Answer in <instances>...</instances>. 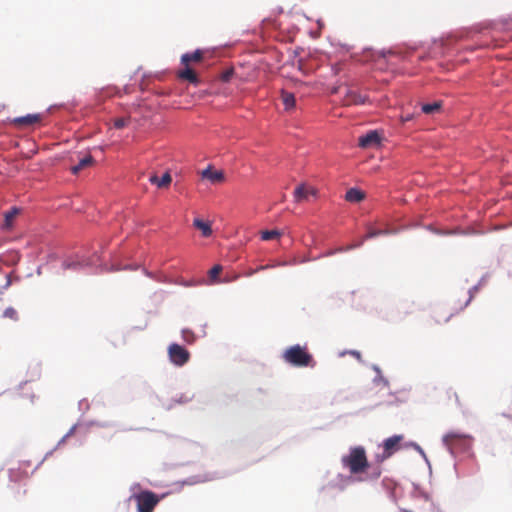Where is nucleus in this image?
Here are the masks:
<instances>
[{
	"instance_id": "1",
	"label": "nucleus",
	"mask_w": 512,
	"mask_h": 512,
	"mask_svg": "<svg viewBox=\"0 0 512 512\" xmlns=\"http://www.w3.org/2000/svg\"><path fill=\"white\" fill-rule=\"evenodd\" d=\"M341 463L352 475L367 473L366 479H378L382 469L380 465H370L363 446L351 447L347 455L342 456Z\"/></svg>"
},
{
	"instance_id": "2",
	"label": "nucleus",
	"mask_w": 512,
	"mask_h": 512,
	"mask_svg": "<svg viewBox=\"0 0 512 512\" xmlns=\"http://www.w3.org/2000/svg\"><path fill=\"white\" fill-rule=\"evenodd\" d=\"M282 357L286 363L295 367H314L316 364L306 347L298 344L287 348Z\"/></svg>"
},
{
	"instance_id": "3",
	"label": "nucleus",
	"mask_w": 512,
	"mask_h": 512,
	"mask_svg": "<svg viewBox=\"0 0 512 512\" xmlns=\"http://www.w3.org/2000/svg\"><path fill=\"white\" fill-rule=\"evenodd\" d=\"M137 505L138 512H153L159 502L158 496L152 491H142L132 496Z\"/></svg>"
},
{
	"instance_id": "4",
	"label": "nucleus",
	"mask_w": 512,
	"mask_h": 512,
	"mask_svg": "<svg viewBox=\"0 0 512 512\" xmlns=\"http://www.w3.org/2000/svg\"><path fill=\"white\" fill-rule=\"evenodd\" d=\"M403 440L402 435H394L387 438L383 442V452L376 456V462L381 466V463L391 457L400 447V442Z\"/></svg>"
},
{
	"instance_id": "5",
	"label": "nucleus",
	"mask_w": 512,
	"mask_h": 512,
	"mask_svg": "<svg viewBox=\"0 0 512 512\" xmlns=\"http://www.w3.org/2000/svg\"><path fill=\"white\" fill-rule=\"evenodd\" d=\"M170 361L176 366L185 365L190 359V353L179 344L173 343L168 347Z\"/></svg>"
},
{
	"instance_id": "6",
	"label": "nucleus",
	"mask_w": 512,
	"mask_h": 512,
	"mask_svg": "<svg viewBox=\"0 0 512 512\" xmlns=\"http://www.w3.org/2000/svg\"><path fill=\"white\" fill-rule=\"evenodd\" d=\"M317 193L318 191L314 187L301 184L294 190V199L296 202L307 201L309 197H316Z\"/></svg>"
},
{
	"instance_id": "7",
	"label": "nucleus",
	"mask_w": 512,
	"mask_h": 512,
	"mask_svg": "<svg viewBox=\"0 0 512 512\" xmlns=\"http://www.w3.org/2000/svg\"><path fill=\"white\" fill-rule=\"evenodd\" d=\"M42 117L40 114H28L26 116L16 117L11 123L19 128L30 127L41 121Z\"/></svg>"
},
{
	"instance_id": "8",
	"label": "nucleus",
	"mask_w": 512,
	"mask_h": 512,
	"mask_svg": "<svg viewBox=\"0 0 512 512\" xmlns=\"http://www.w3.org/2000/svg\"><path fill=\"white\" fill-rule=\"evenodd\" d=\"M358 144L361 148L376 147L380 144V135L377 131H369L367 134L359 137Z\"/></svg>"
},
{
	"instance_id": "9",
	"label": "nucleus",
	"mask_w": 512,
	"mask_h": 512,
	"mask_svg": "<svg viewBox=\"0 0 512 512\" xmlns=\"http://www.w3.org/2000/svg\"><path fill=\"white\" fill-rule=\"evenodd\" d=\"M367 100L365 95H361L355 90L346 89L343 104L346 106L364 104Z\"/></svg>"
},
{
	"instance_id": "10",
	"label": "nucleus",
	"mask_w": 512,
	"mask_h": 512,
	"mask_svg": "<svg viewBox=\"0 0 512 512\" xmlns=\"http://www.w3.org/2000/svg\"><path fill=\"white\" fill-rule=\"evenodd\" d=\"M203 179L209 180L212 184L221 183L224 181L225 176L221 170H213L210 166L201 172Z\"/></svg>"
},
{
	"instance_id": "11",
	"label": "nucleus",
	"mask_w": 512,
	"mask_h": 512,
	"mask_svg": "<svg viewBox=\"0 0 512 512\" xmlns=\"http://www.w3.org/2000/svg\"><path fill=\"white\" fill-rule=\"evenodd\" d=\"M177 75L178 78L186 80L192 84L197 85L199 83V79L196 72L193 69H191L189 65L185 66L183 70H180Z\"/></svg>"
},
{
	"instance_id": "12",
	"label": "nucleus",
	"mask_w": 512,
	"mask_h": 512,
	"mask_svg": "<svg viewBox=\"0 0 512 512\" xmlns=\"http://www.w3.org/2000/svg\"><path fill=\"white\" fill-rule=\"evenodd\" d=\"M203 59V52L196 50L193 53L183 54L181 57V63L184 66H188L191 62H200Z\"/></svg>"
},
{
	"instance_id": "13",
	"label": "nucleus",
	"mask_w": 512,
	"mask_h": 512,
	"mask_svg": "<svg viewBox=\"0 0 512 512\" xmlns=\"http://www.w3.org/2000/svg\"><path fill=\"white\" fill-rule=\"evenodd\" d=\"M172 181V177L170 173L166 172L163 174L161 178H159L157 175H153L150 177V182L152 184L157 185L159 188H166L170 185Z\"/></svg>"
},
{
	"instance_id": "14",
	"label": "nucleus",
	"mask_w": 512,
	"mask_h": 512,
	"mask_svg": "<svg viewBox=\"0 0 512 512\" xmlns=\"http://www.w3.org/2000/svg\"><path fill=\"white\" fill-rule=\"evenodd\" d=\"M365 198V193L357 188H350L345 195L348 202L358 203Z\"/></svg>"
},
{
	"instance_id": "15",
	"label": "nucleus",
	"mask_w": 512,
	"mask_h": 512,
	"mask_svg": "<svg viewBox=\"0 0 512 512\" xmlns=\"http://www.w3.org/2000/svg\"><path fill=\"white\" fill-rule=\"evenodd\" d=\"M193 225L195 228L199 229L204 237H209L212 235V228L209 222H204L201 219H194Z\"/></svg>"
},
{
	"instance_id": "16",
	"label": "nucleus",
	"mask_w": 512,
	"mask_h": 512,
	"mask_svg": "<svg viewBox=\"0 0 512 512\" xmlns=\"http://www.w3.org/2000/svg\"><path fill=\"white\" fill-rule=\"evenodd\" d=\"M94 163V159L91 155H87L82 158L77 165L71 168L73 174H78L81 170L91 166Z\"/></svg>"
},
{
	"instance_id": "17",
	"label": "nucleus",
	"mask_w": 512,
	"mask_h": 512,
	"mask_svg": "<svg viewBox=\"0 0 512 512\" xmlns=\"http://www.w3.org/2000/svg\"><path fill=\"white\" fill-rule=\"evenodd\" d=\"M281 99L286 110L292 109L295 106V96L293 93L282 91Z\"/></svg>"
},
{
	"instance_id": "18",
	"label": "nucleus",
	"mask_w": 512,
	"mask_h": 512,
	"mask_svg": "<svg viewBox=\"0 0 512 512\" xmlns=\"http://www.w3.org/2000/svg\"><path fill=\"white\" fill-rule=\"evenodd\" d=\"M441 107H442V102L436 101L433 103L423 104L421 107V110L425 114H434V113L439 112Z\"/></svg>"
},
{
	"instance_id": "19",
	"label": "nucleus",
	"mask_w": 512,
	"mask_h": 512,
	"mask_svg": "<svg viewBox=\"0 0 512 512\" xmlns=\"http://www.w3.org/2000/svg\"><path fill=\"white\" fill-rule=\"evenodd\" d=\"M18 213H19V209L15 208V207L5 213L4 226L6 228H10L12 226V223H13L15 217L18 215Z\"/></svg>"
},
{
	"instance_id": "20",
	"label": "nucleus",
	"mask_w": 512,
	"mask_h": 512,
	"mask_svg": "<svg viewBox=\"0 0 512 512\" xmlns=\"http://www.w3.org/2000/svg\"><path fill=\"white\" fill-rule=\"evenodd\" d=\"M281 236V232L279 230H266L261 232V239L263 241H269Z\"/></svg>"
},
{
	"instance_id": "21",
	"label": "nucleus",
	"mask_w": 512,
	"mask_h": 512,
	"mask_svg": "<svg viewBox=\"0 0 512 512\" xmlns=\"http://www.w3.org/2000/svg\"><path fill=\"white\" fill-rule=\"evenodd\" d=\"M221 272H222V266L221 265L213 266L209 270V272H208L210 281L212 283L218 282V276L220 275Z\"/></svg>"
},
{
	"instance_id": "22",
	"label": "nucleus",
	"mask_w": 512,
	"mask_h": 512,
	"mask_svg": "<svg viewBox=\"0 0 512 512\" xmlns=\"http://www.w3.org/2000/svg\"><path fill=\"white\" fill-rule=\"evenodd\" d=\"M463 436L461 434L451 432L444 436V442L447 445H451L454 443L455 440L461 439Z\"/></svg>"
},
{
	"instance_id": "23",
	"label": "nucleus",
	"mask_w": 512,
	"mask_h": 512,
	"mask_svg": "<svg viewBox=\"0 0 512 512\" xmlns=\"http://www.w3.org/2000/svg\"><path fill=\"white\" fill-rule=\"evenodd\" d=\"M182 338L185 342L191 344L195 341V335L191 330L183 329L182 330Z\"/></svg>"
},
{
	"instance_id": "24",
	"label": "nucleus",
	"mask_w": 512,
	"mask_h": 512,
	"mask_svg": "<svg viewBox=\"0 0 512 512\" xmlns=\"http://www.w3.org/2000/svg\"><path fill=\"white\" fill-rule=\"evenodd\" d=\"M3 316L5 318H9V319H12L14 321L18 320V313L17 311L12 308V307H8L7 309H5L4 313H3Z\"/></svg>"
},
{
	"instance_id": "25",
	"label": "nucleus",
	"mask_w": 512,
	"mask_h": 512,
	"mask_svg": "<svg viewBox=\"0 0 512 512\" xmlns=\"http://www.w3.org/2000/svg\"><path fill=\"white\" fill-rule=\"evenodd\" d=\"M129 118H117L114 120V127L117 128V129H122L124 127L127 126V124L129 123Z\"/></svg>"
},
{
	"instance_id": "26",
	"label": "nucleus",
	"mask_w": 512,
	"mask_h": 512,
	"mask_svg": "<svg viewBox=\"0 0 512 512\" xmlns=\"http://www.w3.org/2000/svg\"><path fill=\"white\" fill-rule=\"evenodd\" d=\"M386 233H387L386 230L370 229L368 231V233L365 235L364 240L374 238V237H377L379 235L386 234Z\"/></svg>"
},
{
	"instance_id": "27",
	"label": "nucleus",
	"mask_w": 512,
	"mask_h": 512,
	"mask_svg": "<svg viewBox=\"0 0 512 512\" xmlns=\"http://www.w3.org/2000/svg\"><path fill=\"white\" fill-rule=\"evenodd\" d=\"M81 266V263L80 262H69V261H65L63 263V269H78V267Z\"/></svg>"
},
{
	"instance_id": "28",
	"label": "nucleus",
	"mask_w": 512,
	"mask_h": 512,
	"mask_svg": "<svg viewBox=\"0 0 512 512\" xmlns=\"http://www.w3.org/2000/svg\"><path fill=\"white\" fill-rule=\"evenodd\" d=\"M232 75H233V70H232V69L227 70V71H225V72L222 74L221 79H222L224 82H228V81L231 79Z\"/></svg>"
},
{
	"instance_id": "29",
	"label": "nucleus",
	"mask_w": 512,
	"mask_h": 512,
	"mask_svg": "<svg viewBox=\"0 0 512 512\" xmlns=\"http://www.w3.org/2000/svg\"><path fill=\"white\" fill-rule=\"evenodd\" d=\"M255 273H257V270L255 269H248L247 271L244 272V276L245 277H251L252 275H254Z\"/></svg>"
},
{
	"instance_id": "30",
	"label": "nucleus",
	"mask_w": 512,
	"mask_h": 512,
	"mask_svg": "<svg viewBox=\"0 0 512 512\" xmlns=\"http://www.w3.org/2000/svg\"><path fill=\"white\" fill-rule=\"evenodd\" d=\"M270 267H272V266L271 265H262V266H259L258 268H256L255 270H257V272H259V271L268 269Z\"/></svg>"
},
{
	"instance_id": "31",
	"label": "nucleus",
	"mask_w": 512,
	"mask_h": 512,
	"mask_svg": "<svg viewBox=\"0 0 512 512\" xmlns=\"http://www.w3.org/2000/svg\"><path fill=\"white\" fill-rule=\"evenodd\" d=\"M350 354L359 360L361 358V354L358 351H351Z\"/></svg>"
},
{
	"instance_id": "32",
	"label": "nucleus",
	"mask_w": 512,
	"mask_h": 512,
	"mask_svg": "<svg viewBox=\"0 0 512 512\" xmlns=\"http://www.w3.org/2000/svg\"><path fill=\"white\" fill-rule=\"evenodd\" d=\"M451 394L455 397V400H456L457 404L460 405L457 393L456 392H451Z\"/></svg>"
},
{
	"instance_id": "33",
	"label": "nucleus",
	"mask_w": 512,
	"mask_h": 512,
	"mask_svg": "<svg viewBox=\"0 0 512 512\" xmlns=\"http://www.w3.org/2000/svg\"><path fill=\"white\" fill-rule=\"evenodd\" d=\"M362 243H363V241H361V243H359V244H356V245H353V246H349L347 249H352L354 247H359Z\"/></svg>"
},
{
	"instance_id": "34",
	"label": "nucleus",
	"mask_w": 512,
	"mask_h": 512,
	"mask_svg": "<svg viewBox=\"0 0 512 512\" xmlns=\"http://www.w3.org/2000/svg\"><path fill=\"white\" fill-rule=\"evenodd\" d=\"M410 119H411V118H410V116H406V117L404 118V121H408V120H410Z\"/></svg>"
},
{
	"instance_id": "35",
	"label": "nucleus",
	"mask_w": 512,
	"mask_h": 512,
	"mask_svg": "<svg viewBox=\"0 0 512 512\" xmlns=\"http://www.w3.org/2000/svg\"><path fill=\"white\" fill-rule=\"evenodd\" d=\"M400 512H412V511H409V510H406V509H401Z\"/></svg>"
}]
</instances>
